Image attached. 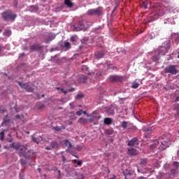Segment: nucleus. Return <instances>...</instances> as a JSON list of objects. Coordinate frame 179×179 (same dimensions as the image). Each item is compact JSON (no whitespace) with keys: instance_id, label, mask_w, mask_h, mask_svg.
Wrapping results in <instances>:
<instances>
[{"instance_id":"nucleus-22","label":"nucleus","mask_w":179,"mask_h":179,"mask_svg":"<svg viewBox=\"0 0 179 179\" xmlns=\"http://www.w3.org/2000/svg\"><path fill=\"white\" fill-rule=\"evenodd\" d=\"M78 122L79 124H87V118H85V117H80L79 120H78Z\"/></svg>"},{"instance_id":"nucleus-18","label":"nucleus","mask_w":179,"mask_h":179,"mask_svg":"<svg viewBox=\"0 0 179 179\" xmlns=\"http://www.w3.org/2000/svg\"><path fill=\"white\" fill-rule=\"evenodd\" d=\"M164 15V11L161 10L160 8L157 9L155 12V16H157V17H160Z\"/></svg>"},{"instance_id":"nucleus-17","label":"nucleus","mask_w":179,"mask_h":179,"mask_svg":"<svg viewBox=\"0 0 179 179\" xmlns=\"http://www.w3.org/2000/svg\"><path fill=\"white\" fill-rule=\"evenodd\" d=\"M31 139H32L33 142H34L35 143H37V145H38V143H40V142H41V141H43V137L39 136L38 138H36V137H34V136H31Z\"/></svg>"},{"instance_id":"nucleus-44","label":"nucleus","mask_w":179,"mask_h":179,"mask_svg":"<svg viewBox=\"0 0 179 179\" xmlns=\"http://www.w3.org/2000/svg\"><path fill=\"white\" fill-rule=\"evenodd\" d=\"M52 149H53L52 147H46L45 148L46 150H52Z\"/></svg>"},{"instance_id":"nucleus-47","label":"nucleus","mask_w":179,"mask_h":179,"mask_svg":"<svg viewBox=\"0 0 179 179\" xmlns=\"http://www.w3.org/2000/svg\"><path fill=\"white\" fill-rule=\"evenodd\" d=\"M62 161L63 162H66V159L65 158L64 156H62Z\"/></svg>"},{"instance_id":"nucleus-59","label":"nucleus","mask_w":179,"mask_h":179,"mask_svg":"<svg viewBox=\"0 0 179 179\" xmlns=\"http://www.w3.org/2000/svg\"><path fill=\"white\" fill-rule=\"evenodd\" d=\"M178 58L179 59V55H178Z\"/></svg>"},{"instance_id":"nucleus-7","label":"nucleus","mask_w":179,"mask_h":179,"mask_svg":"<svg viewBox=\"0 0 179 179\" xmlns=\"http://www.w3.org/2000/svg\"><path fill=\"white\" fill-rule=\"evenodd\" d=\"M138 145H139V141L138 140V138H134L128 142V146H130V148L138 146Z\"/></svg>"},{"instance_id":"nucleus-21","label":"nucleus","mask_w":179,"mask_h":179,"mask_svg":"<svg viewBox=\"0 0 179 179\" xmlns=\"http://www.w3.org/2000/svg\"><path fill=\"white\" fill-rule=\"evenodd\" d=\"M10 120L8 118V115L3 119V122L1 123L2 127H5V125H8V122H9Z\"/></svg>"},{"instance_id":"nucleus-60","label":"nucleus","mask_w":179,"mask_h":179,"mask_svg":"<svg viewBox=\"0 0 179 179\" xmlns=\"http://www.w3.org/2000/svg\"><path fill=\"white\" fill-rule=\"evenodd\" d=\"M138 171H139V169H138Z\"/></svg>"},{"instance_id":"nucleus-15","label":"nucleus","mask_w":179,"mask_h":179,"mask_svg":"<svg viewBox=\"0 0 179 179\" xmlns=\"http://www.w3.org/2000/svg\"><path fill=\"white\" fill-rule=\"evenodd\" d=\"M95 57L97 59H100V58H103L104 57V50L96 51L95 52Z\"/></svg>"},{"instance_id":"nucleus-2","label":"nucleus","mask_w":179,"mask_h":179,"mask_svg":"<svg viewBox=\"0 0 179 179\" xmlns=\"http://www.w3.org/2000/svg\"><path fill=\"white\" fill-rule=\"evenodd\" d=\"M10 148H13V149H15V150H18L19 156L21 157H24L26 150H27L26 146L20 144V143H13L10 145Z\"/></svg>"},{"instance_id":"nucleus-52","label":"nucleus","mask_w":179,"mask_h":179,"mask_svg":"<svg viewBox=\"0 0 179 179\" xmlns=\"http://www.w3.org/2000/svg\"><path fill=\"white\" fill-rule=\"evenodd\" d=\"M71 41H75V38L72 37V38H71Z\"/></svg>"},{"instance_id":"nucleus-43","label":"nucleus","mask_w":179,"mask_h":179,"mask_svg":"<svg viewBox=\"0 0 179 179\" xmlns=\"http://www.w3.org/2000/svg\"><path fill=\"white\" fill-rule=\"evenodd\" d=\"M178 162H173V166H174V167H176V169L178 167Z\"/></svg>"},{"instance_id":"nucleus-53","label":"nucleus","mask_w":179,"mask_h":179,"mask_svg":"<svg viewBox=\"0 0 179 179\" xmlns=\"http://www.w3.org/2000/svg\"><path fill=\"white\" fill-rule=\"evenodd\" d=\"M12 141H13L12 138H10L8 140V142L12 143Z\"/></svg>"},{"instance_id":"nucleus-34","label":"nucleus","mask_w":179,"mask_h":179,"mask_svg":"<svg viewBox=\"0 0 179 179\" xmlns=\"http://www.w3.org/2000/svg\"><path fill=\"white\" fill-rule=\"evenodd\" d=\"M131 87L132 89H138V87H139V83H133Z\"/></svg>"},{"instance_id":"nucleus-50","label":"nucleus","mask_w":179,"mask_h":179,"mask_svg":"<svg viewBox=\"0 0 179 179\" xmlns=\"http://www.w3.org/2000/svg\"><path fill=\"white\" fill-rule=\"evenodd\" d=\"M137 179H147L146 178H145V177H138Z\"/></svg>"},{"instance_id":"nucleus-24","label":"nucleus","mask_w":179,"mask_h":179,"mask_svg":"<svg viewBox=\"0 0 179 179\" xmlns=\"http://www.w3.org/2000/svg\"><path fill=\"white\" fill-rule=\"evenodd\" d=\"M173 110L174 111H176V114L179 115V104L178 103H175L173 105Z\"/></svg>"},{"instance_id":"nucleus-58","label":"nucleus","mask_w":179,"mask_h":179,"mask_svg":"<svg viewBox=\"0 0 179 179\" xmlns=\"http://www.w3.org/2000/svg\"><path fill=\"white\" fill-rule=\"evenodd\" d=\"M178 99H179V97L178 96V97H177V100H178Z\"/></svg>"},{"instance_id":"nucleus-48","label":"nucleus","mask_w":179,"mask_h":179,"mask_svg":"<svg viewBox=\"0 0 179 179\" xmlns=\"http://www.w3.org/2000/svg\"><path fill=\"white\" fill-rule=\"evenodd\" d=\"M94 120V118L92 117V118H90L89 121H90V122H93Z\"/></svg>"},{"instance_id":"nucleus-42","label":"nucleus","mask_w":179,"mask_h":179,"mask_svg":"<svg viewBox=\"0 0 179 179\" xmlns=\"http://www.w3.org/2000/svg\"><path fill=\"white\" fill-rule=\"evenodd\" d=\"M120 100V104H124V100H127V98H119Z\"/></svg>"},{"instance_id":"nucleus-11","label":"nucleus","mask_w":179,"mask_h":179,"mask_svg":"<svg viewBox=\"0 0 179 179\" xmlns=\"http://www.w3.org/2000/svg\"><path fill=\"white\" fill-rule=\"evenodd\" d=\"M78 26L80 27H76V26H73L75 31H80V30H83L85 29V27L83 26V21H80L78 22Z\"/></svg>"},{"instance_id":"nucleus-40","label":"nucleus","mask_w":179,"mask_h":179,"mask_svg":"<svg viewBox=\"0 0 179 179\" xmlns=\"http://www.w3.org/2000/svg\"><path fill=\"white\" fill-rule=\"evenodd\" d=\"M83 149V145H77L76 146V150H82Z\"/></svg>"},{"instance_id":"nucleus-12","label":"nucleus","mask_w":179,"mask_h":179,"mask_svg":"<svg viewBox=\"0 0 179 179\" xmlns=\"http://www.w3.org/2000/svg\"><path fill=\"white\" fill-rule=\"evenodd\" d=\"M35 154L33 150H28L27 152H25L24 157L26 159H31V157H34Z\"/></svg>"},{"instance_id":"nucleus-13","label":"nucleus","mask_w":179,"mask_h":179,"mask_svg":"<svg viewBox=\"0 0 179 179\" xmlns=\"http://www.w3.org/2000/svg\"><path fill=\"white\" fill-rule=\"evenodd\" d=\"M128 155H130V156H135L136 155H138V150L133 147H129L128 148Z\"/></svg>"},{"instance_id":"nucleus-31","label":"nucleus","mask_w":179,"mask_h":179,"mask_svg":"<svg viewBox=\"0 0 179 179\" xmlns=\"http://www.w3.org/2000/svg\"><path fill=\"white\" fill-rule=\"evenodd\" d=\"M149 3V1H145L142 3V8H144V9H146L148 8V4Z\"/></svg>"},{"instance_id":"nucleus-14","label":"nucleus","mask_w":179,"mask_h":179,"mask_svg":"<svg viewBox=\"0 0 179 179\" xmlns=\"http://www.w3.org/2000/svg\"><path fill=\"white\" fill-rule=\"evenodd\" d=\"M61 143H62V142L59 141V143L57 141H53L50 143V146L52 148V149H58V148H59Z\"/></svg>"},{"instance_id":"nucleus-28","label":"nucleus","mask_w":179,"mask_h":179,"mask_svg":"<svg viewBox=\"0 0 179 179\" xmlns=\"http://www.w3.org/2000/svg\"><path fill=\"white\" fill-rule=\"evenodd\" d=\"M159 51H165L164 52L162 53V52H159V55H165L166 52H167V49L164 47H162Z\"/></svg>"},{"instance_id":"nucleus-38","label":"nucleus","mask_w":179,"mask_h":179,"mask_svg":"<svg viewBox=\"0 0 179 179\" xmlns=\"http://www.w3.org/2000/svg\"><path fill=\"white\" fill-rule=\"evenodd\" d=\"M152 61H155V62H156V61H159V56H157V55L153 56Z\"/></svg>"},{"instance_id":"nucleus-55","label":"nucleus","mask_w":179,"mask_h":179,"mask_svg":"<svg viewBox=\"0 0 179 179\" xmlns=\"http://www.w3.org/2000/svg\"><path fill=\"white\" fill-rule=\"evenodd\" d=\"M83 114H86V111L83 110Z\"/></svg>"},{"instance_id":"nucleus-37","label":"nucleus","mask_w":179,"mask_h":179,"mask_svg":"<svg viewBox=\"0 0 179 179\" xmlns=\"http://www.w3.org/2000/svg\"><path fill=\"white\" fill-rule=\"evenodd\" d=\"M45 106H44V104H42V103H40L38 106V110H44V108Z\"/></svg>"},{"instance_id":"nucleus-32","label":"nucleus","mask_w":179,"mask_h":179,"mask_svg":"<svg viewBox=\"0 0 179 179\" xmlns=\"http://www.w3.org/2000/svg\"><path fill=\"white\" fill-rule=\"evenodd\" d=\"M73 163H74V164H78V166H82V162L80 161H78V159H73Z\"/></svg>"},{"instance_id":"nucleus-4","label":"nucleus","mask_w":179,"mask_h":179,"mask_svg":"<svg viewBox=\"0 0 179 179\" xmlns=\"http://www.w3.org/2000/svg\"><path fill=\"white\" fill-rule=\"evenodd\" d=\"M103 13V8L101 7H99L96 9H90L87 11V15H89L90 16H94V15H97V16H100L101 15H102Z\"/></svg>"},{"instance_id":"nucleus-36","label":"nucleus","mask_w":179,"mask_h":179,"mask_svg":"<svg viewBox=\"0 0 179 179\" xmlns=\"http://www.w3.org/2000/svg\"><path fill=\"white\" fill-rule=\"evenodd\" d=\"M4 138H5V132L1 131V132L0 133V139H1V141H3Z\"/></svg>"},{"instance_id":"nucleus-20","label":"nucleus","mask_w":179,"mask_h":179,"mask_svg":"<svg viewBox=\"0 0 179 179\" xmlns=\"http://www.w3.org/2000/svg\"><path fill=\"white\" fill-rule=\"evenodd\" d=\"M104 124L106 125H111L113 124V119L110 117H106L104 119Z\"/></svg>"},{"instance_id":"nucleus-26","label":"nucleus","mask_w":179,"mask_h":179,"mask_svg":"<svg viewBox=\"0 0 179 179\" xmlns=\"http://www.w3.org/2000/svg\"><path fill=\"white\" fill-rule=\"evenodd\" d=\"M39 48H40V47L37 45H33L30 46L31 51H36V50H38Z\"/></svg>"},{"instance_id":"nucleus-39","label":"nucleus","mask_w":179,"mask_h":179,"mask_svg":"<svg viewBox=\"0 0 179 179\" xmlns=\"http://www.w3.org/2000/svg\"><path fill=\"white\" fill-rule=\"evenodd\" d=\"M83 114V110H80L76 112V115H82Z\"/></svg>"},{"instance_id":"nucleus-1","label":"nucleus","mask_w":179,"mask_h":179,"mask_svg":"<svg viewBox=\"0 0 179 179\" xmlns=\"http://www.w3.org/2000/svg\"><path fill=\"white\" fill-rule=\"evenodd\" d=\"M169 141H162V138H159V141H155L154 144L150 145V149H156V148H158L159 150H164L169 148Z\"/></svg>"},{"instance_id":"nucleus-54","label":"nucleus","mask_w":179,"mask_h":179,"mask_svg":"<svg viewBox=\"0 0 179 179\" xmlns=\"http://www.w3.org/2000/svg\"><path fill=\"white\" fill-rule=\"evenodd\" d=\"M1 111H2L3 113H5V111H6V110H1Z\"/></svg>"},{"instance_id":"nucleus-29","label":"nucleus","mask_w":179,"mask_h":179,"mask_svg":"<svg viewBox=\"0 0 179 179\" xmlns=\"http://www.w3.org/2000/svg\"><path fill=\"white\" fill-rule=\"evenodd\" d=\"M85 97V95L83 94H78L76 96V100H80L81 99H83Z\"/></svg>"},{"instance_id":"nucleus-33","label":"nucleus","mask_w":179,"mask_h":179,"mask_svg":"<svg viewBox=\"0 0 179 179\" xmlns=\"http://www.w3.org/2000/svg\"><path fill=\"white\" fill-rule=\"evenodd\" d=\"M64 47L66 50H69V48H71V43L69 42H66L64 43Z\"/></svg>"},{"instance_id":"nucleus-16","label":"nucleus","mask_w":179,"mask_h":179,"mask_svg":"<svg viewBox=\"0 0 179 179\" xmlns=\"http://www.w3.org/2000/svg\"><path fill=\"white\" fill-rule=\"evenodd\" d=\"M56 89L57 90H59V93H64V94H66V93H69V92H73V90H75L73 88L69 89L67 91H65V90L61 87H56Z\"/></svg>"},{"instance_id":"nucleus-10","label":"nucleus","mask_w":179,"mask_h":179,"mask_svg":"<svg viewBox=\"0 0 179 179\" xmlns=\"http://www.w3.org/2000/svg\"><path fill=\"white\" fill-rule=\"evenodd\" d=\"M143 132H145V138H150V136H149V134H152V127H143Z\"/></svg>"},{"instance_id":"nucleus-46","label":"nucleus","mask_w":179,"mask_h":179,"mask_svg":"<svg viewBox=\"0 0 179 179\" xmlns=\"http://www.w3.org/2000/svg\"><path fill=\"white\" fill-rule=\"evenodd\" d=\"M15 117L17 119V120H20V115H17L15 116Z\"/></svg>"},{"instance_id":"nucleus-35","label":"nucleus","mask_w":179,"mask_h":179,"mask_svg":"<svg viewBox=\"0 0 179 179\" xmlns=\"http://www.w3.org/2000/svg\"><path fill=\"white\" fill-rule=\"evenodd\" d=\"M54 129L55 131H61V129H65V127L62 126L60 127L59 126H57Z\"/></svg>"},{"instance_id":"nucleus-61","label":"nucleus","mask_w":179,"mask_h":179,"mask_svg":"<svg viewBox=\"0 0 179 179\" xmlns=\"http://www.w3.org/2000/svg\"><path fill=\"white\" fill-rule=\"evenodd\" d=\"M108 173H110V170H108Z\"/></svg>"},{"instance_id":"nucleus-56","label":"nucleus","mask_w":179,"mask_h":179,"mask_svg":"<svg viewBox=\"0 0 179 179\" xmlns=\"http://www.w3.org/2000/svg\"><path fill=\"white\" fill-rule=\"evenodd\" d=\"M2 51V47H0V52Z\"/></svg>"},{"instance_id":"nucleus-45","label":"nucleus","mask_w":179,"mask_h":179,"mask_svg":"<svg viewBox=\"0 0 179 179\" xmlns=\"http://www.w3.org/2000/svg\"><path fill=\"white\" fill-rule=\"evenodd\" d=\"M78 179H85V176L83 175H80V176H78Z\"/></svg>"},{"instance_id":"nucleus-57","label":"nucleus","mask_w":179,"mask_h":179,"mask_svg":"<svg viewBox=\"0 0 179 179\" xmlns=\"http://www.w3.org/2000/svg\"><path fill=\"white\" fill-rule=\"evenodd\" d=\"M38 170L39 171H41V169H38Z\"/></svg>"},{"instance_id":"nucleus-5","label":"nucleus","mask_w":179,"mask_h":179,"mask_svg":"<svg viewBox=\"0 0 179 179\" xmlns=\"http://www.w3.org/2000/svg\"><path fill=\"white\" fill-rule=\"evenodd\" d=\"M2 16L5 20H14L16 19V15L13 14L12 11H4L2 13Z\"/></svg>"},{"instance_id":"nucleus-41","label":"nucleus","mask_w":179,"mask_h":179,"mask_svg":"<svg viewBox=\"0 0 179 179\" xmlns=\"http://www.w3.org/2000/svg\"><path fill=\"white\" fill-rule=\"evenodd\" d=\"M171 173L177 174V169H173L171 170Z\"/></svg>"},{"instance_id":"nucleus-3","label":"nucleus","mask_w":179,"mask_h":179,"mask_svg":"<svg viewBox=\"0 0 179 179\" xmlns=\"http://www.w3.org/2000/svg\"><path fill=\"white\" fill-rule=\"evenodd\" d=\"M177 66L176 65H169L167 66L165 69V73H171V75H177L178 73V70L176 68Z\"/></svg>"},{"instance_id":"nucleus-49","label":"nucleus","mask_w":179,"mask_h":179,"mask_svg":"<svg viewBox=\"0 0 179 179\" xmlns=\"http://www.w3.org/2000/svg\"><path fill=\"white\" fill-rule=\"evenodd\" d=\"M58 174H59L58 178H59V177H61V171L60 170L58 171Z\"/></svg>"},{"instance_id":"nucleus-8","label":"nucleus","mask_w":179,"mask_h":179,"mask_svg":"<svg viewBox=\"0 0 179 179\" xmlns=\"http://www.w3.org/2000/svg\"><path fill=\"white\" fill-rule=\"evenodd\" d=\"M116 106L115 105H111L106 108V111L108 115H114V113L115 111Z\"/></svg>"},{"instance_id":"nucleus-62","label":"nucleus","mask_w":179,"mask_h":179,"mask_svg":"<svg viewBox=\"0 0 179 179\" xmlns=\"http://www.w3.org/2000/svg\"><path fill=\"white\" fill-rule=\"evenodd\" d=\"M0 31H2V30L0 29Z\"/></svg>"},{"instance_id":"nucleus-6","label":"nucleus","mask_w":179,"mask_h":179,"mask_svg":"<svg viewBox=\"0 0 179 179\" xmlns=\"http://www.w3.org/2000/svg\"><path fill=\"white\" fill-rule=\"evenodd\" d=\"M18 85H19V86H20V87H22V89H24L25 90H27V92H29L31 93L34 90L33 87H31L27 83H23L18 82Z\"/></svg>"},{"instance_id":"nucleus-27","label":"nucleus","mask_w":179,"mask_h":179,"mask_svg":"<svg viewBox=\"0 0 179 179\" xmlns=\"http://www.w3.org/2000/svg\"><path fill=\"white\" fill-rule=\"evenodd\" d=\"M140 164L141 166H146L148 164V159H141L140 161Z\"/></svg>"},{"instance_id":"nucleus-25","label":"nucleus","mask_w":179,"mask_h":179,"mask_svg":"<svg viewBox=\"0 0 179 179\" xmlns=\"http://www.w3.org/2000/svg\"><path fill=\"white\" fill-rule=\"evenodd\" d=\"M92 117L94 118V120H100V115L96 112H93Z\"/></svg>"},{"instance_id":"nucleus-9","label":"nucleus","mask_w":179,"mask_h":179,"mask_svg":"<svg viewBox=\"0 0 179 179\" xmlns=\"http://www.w3.org/2000/svg\"><path fill=\"white\" fill-rule=\"evenodd\" d=\"M109 80L112 83H115L116 82H121L122 80V77L120 76H112L110 77Z\"/></svg>"},{"instance_id":"nucleus-19","label":"nucleus","mask_w":179,"mask_h":179,"mask_svg":"<svg viewBox=\"0 0 179 179\" xmlns=\"http://www.w3.org/2000/svg\"><path fill=\"white\" fill-rule=\"evenodd\" d=\"M64 5H66L68 8H73V3L71 0H64Z\"/></svg>"},{"instance_id":"nucleus-51","label":"nucleus","mask_w":179,"mask_h":179,"mask_svg":"<svg viewBox=\"0 0 179 179\" xmlns=\"http://www.w3.org/2000/svg\"><path fill=\"white\" fill-rule=\"evenodd\" d=\"M70 106H71V108H75V106H73V104L70 103Z\"/></svg>"},{"instance_id":"nucleus-23","label":"nucleus","mask_w":179,"mask_h":179,"mask_svg":"<svg viewBox=\"0 0 179 179\" xmlns=\"http://www.w3.org/2000/svg\"><path fill=\"white\" fill-rule=\"evenodd\" d=\"M64 142L65 146H66L68 149H71V148H72V143H71L69 140H64Z\"/></svg>"},{"instance_id":"nucleus-30","label":"nucleus","mask_w":179,"mask_h":179,"mask_svg":"<svg viewBox=\"0 0 179 179\" xmlns=\"http://www.w3.org/2000/svg\"><path fill=\"white\" fill-rule=\"evenodd\" d=\"M122 127L124 128V129H127V128H128V122L123 121L122 122Z\"/></svg>"}]
</instances>
